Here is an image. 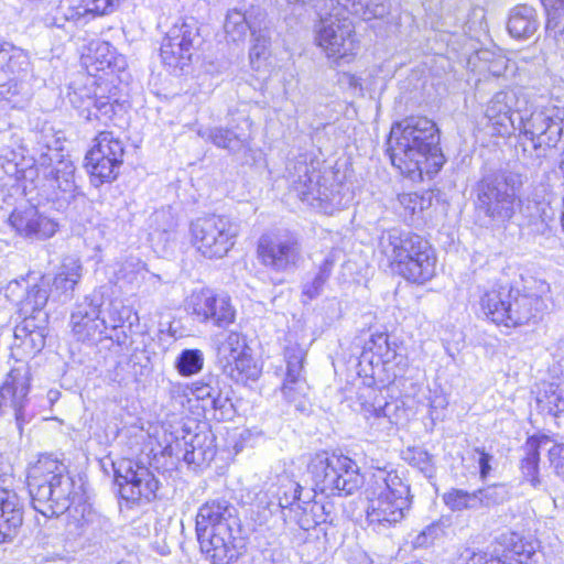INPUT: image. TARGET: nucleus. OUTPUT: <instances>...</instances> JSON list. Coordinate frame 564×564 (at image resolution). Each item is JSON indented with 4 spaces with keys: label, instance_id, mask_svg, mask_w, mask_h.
I'll return each instance as SVG.
<instances>
[{
    "label": "nucleus",
    "instance_id": "obj_1",
    "mask_svg": "<svg viewBox=\"0 0 564 564\" xmlns=\"http://www.w3.org/2000/svg\"><path fill=\"white\" fill-rule=\"evenodd\" d=\"M391 163L409 177H432L445 162L440 148V132L426 117H409L392 124L387 140Z\"/></svg>",
    "mask_w": 564,
    "mask_h": 564
},
{
    "label": "nucleus",
    "instance_id": "obj_2",
    "mask_svg": "<svg viewBox=\"0 0 564 564\" xmlns=\"http://www.w3.org/2000/svg\"><path fill=\"white\" fill-rule=\"evenodd\" d=\"M28 488L32 507L46 518L57 517L69 510L78 496L67 466L52 455L41 456L30 467Z\"/></svg>",
    "mask_w": 564,
    "mask_h": 564
},
{
    "label": "nucleus",
    "instance_id": "obj_3",
    "mask_svg": "<svg viewBox=\"0 0 564 564\" xmlns=\"http://www.w3.org/2000/svg\"><path fill=\"white\" fill-rule=\"evenodd\" d=\"M378 251L388 264L405 280L423 284L435 275L436 256L422 236L400 228L381 234Z\"/></svg>",
    "mask_w": 564,
    "mask_h": 564
},
{
    "label": "nucleus",
    "instance_id": "obj_4",
    "mask_svg": "<svg viewBox=\"0 0 564 564\" xmlns=\"http://www.w3.org/2000/svg\"><path fill=\"white\" fill-rule=\"evenodd\" d=\"M238 527L237 509L227 499H209L199 507L196 534L202 551L214 564H230L238 557L234 538Z\"/></svg>",
    "mask_w": 564,
    "mask_h": 564
},
{
    "label": "nucleus",
    "instance_id": "obj_5",
    "mask_svg": "<svg viewBox=\"0 0 564 564\" xmlns=\"http://www.w3.org/2000/svg\"><path fill=\"white\" fill-rule=\"evenodd\" d=\"M547 291L549 285L544 282L539 283L538 292L501 285L486 292L481 296L480 306L487 318L497 325H528L542 318L546 310L543 294Z\"/></svg>",
    "mask_w": 564,
    "mask_h": 564
},
{
    "label": "nucleus",
    "instance_id": "obj_6",
    "mask_svg": "<svg viewBox=\"0 0 564 564\" xmlns=\"http://www.w3.org/2000/svg\"><path fill=\"white\" fill-rule=\"evenodd\" d=\"M366 521L375 531L401 522L411 506L410 486L397 470L379 469L367 489Z\"/></svg>",
    "mask_w": 564,
    "mask_h": 564
},
{
    "label": "nucleus",
    "instance_id": "obj_7",
    "mask_svg": "<svg viewBox=\"0 0 564 564\" xmlns=\"http://www.w3.org/2000/svg\"><path fill=\"white\" fill-rule=\"evenodd\" d=\"M522 176L510 171L486 174L477 183L475 208L490 221L510 220L521 206Z\"/></svg>",
    "mask_w": 564,
    "mask_h": 564
},
{
    "label": "nucleus",
    "instance_id": "obj_8",
    "mask_svg": "<svg viewBox=\"0 0 564 564\" xmlns=\"http://www.w3.org/2000/svg\"><path fill=\"white\" fill-rule=\"evenodd\" d=\"M307 471L312 477L313 491L326 496H350L364 485V476L355 460L345 455L315 454Z\"/></svg>",
    "mask_w": 564,
    "mask_h": 564
},
{
    "label": "nucleus",
    "instance_id": "obj_9",
    "mask_svg": "<svg viewBox=\"0 0 564 564\" xmlns=\"http://www.w3.org/2000/svg\"><path fill=\"white\" fill-rule=\"evenodd\" d=\"M520 130L538 156L545 158L564 141V106L552 99L533 104L529 113L520 116Z\"/></svg>",
    "mask_w": 564,
    "mask_h": 564
},
{
    "label": "nucleus",
    "instance_id": "obj_10",
    "mask_svg": "<svg viewBox=\"0 0 564 564\" xmlns=\"http://www.w3.org/2000/svg\"><path fill=\"white\" fill-rule=\"evenodd\" d=\"M240 221L229 215H206L191 223L193 246L205 258L221 259L236 245L240 234Z\"/></svg>",
    "mask_w": 564,
    "mask_h": 564
},
{
    "label": "nucleus",
    "instance_id": "obj_11",
    "mask_svg": "<svg viewBox=\"0 0 564 564\" xmlns=\"http://www.w3.org/2000/svg\"><path fill=\"white\" fill-rule=\"evenodd\" d=\"M288 183L290 189L308 206L323 213H330L335 202V194L319 183V172L313 163L300 158L288 164Z\"/></svg>",
    "mask_w": 564,
    "mask_h": 564
},
{
    "label": "nucleus",
    "instance_id": "obj_12",
    "mask_svg": "<svg viewBox=\"0 0 564 564\" xmlns=\"http://www.w3.org/2000/svg\"><path fill=\"white\" fill-rule=\"evenodd\" d=\"M123 156L124 145L120 138L110 131L99 132L85 158L91 184L98 187L113 182L119 175Z\"/></svg>",
    "mask_w": 564,
    "mask_h": 564
},
{
    "label": "nucleus",
    "instance_id": "obj_13",
    "mask_svg": "<svg viewBox=\"0 0 564 564\" xmlns=\"http://www.w3.org/2000/svg\"><path fill=\"white\" fill-rule=\"evenodd\" d=\"M224 31L227 41L232 43L245 42L248 32H250L252 37L251 63L263 57L271 43L265 14L260 10L246 12L238 9L228 10L224 22Z\"/></svg>",
    "mask_w": 564,
    "mask_h": 564
},
{
    "label": "nucleus",
    "instance_id": "obj_14",
    "mask_svg": "<svg viewBox=\"0 0 564 564\" xmlns=\"http://www.w3.org/2000/svg\"><path fill=\"white\" fill-rule=\"evenodd\" d=\"M50 165L41 167L43 178H35L37 195L52 204L56 210H66L79 196H83L75 183V166L68 160H61L47 171Z\"/></svg>",
    "mask_w": 564,
    "mask_h": 564
},
{
    "label": "nucleus",
    "instance_id": "obj_15",
    "mask_svg": "<svg viewBox=\"0 0 564 564\" xmlns=\"http://www.w3.org/2000/svg\"><path fill=\"white\" fill-rule=\"evenodd\" d=\"M315 32V42L328 58H351L357 54L358 42L348 18L339 13L322 18Z\"/></svg>",
    "mask_w": 564,
    "mask_h": 564
},
{
    "label": "nucleus",
    "instance_id": "obj_16",
    "mask_svg": "<svg viewBox=\"0 0 564 564\" xmlns=\"http://www.w3.org/2000/svg\"><path fill=\"white\" fill-rule=\"evenodd\" d=\"M199 40V29L194 18L176 22L164 37L160 56L163 64L173 73H183L189 66L193 50Z\"/></svg>",
    "mask_w": 564,
    "mask_h": 564
},
{
    "label": "nucleus",
    "instance_id": "obj_17",
    "mask_svg": "<svg viewBox=\"0 0 564 564\" xmlns=\"http://www.w3.org/2000/svg\"><path fill=\"white\" fill-rule=\"evenodd\" d=\"M258 258L271 271L285 273L295 271L303 261L302 243L297 236H262L258 242Z\"/></svg>",
    "mask_w": 564,
    "mask_h": 564
},
{
    "label": "nucleus",
    "instance_id": "obj_18",
    "mask_svg": "<svg viewBox=\"0 0 564 564\" xmlns=\"http://www.w3.org/2000/svg\"><path fill=\"white\" fill-rule=\"evenodd\" d=\"M113 468L115 480L122 499L150 502L156 498L160 482L148 467L131 459H121L113 464Z\"/></svg>",
    "mask_w": 564,
    "mask_h": 564
},
{
    "label": "nucleus",
    "instance_id": "obj_19",
    "mask_svg": "<svg viewBox=\"0 0 564 564\" xmlns=\"http://www.w3.org/2000/svg\"><path fill=\"white\" fill-rule=\"evenodd\" d=\"M102 303V296L94 292L75 304L69 324L78 341L93 344L108 337L105 335V322L100 317Z\"/></svg>",
    "mask_w": 564,
    "mask_h": 564
},
{
    "label": "nucleus",
    "instance_id": "obj_20",
    "mask_svg": "<svg viewBox=\"0 0 564 564\" xmlns=\"http://www.w3.org/2000/svg\"><path fill=\"white\" fill-rule=\"evenodd\" d=\"M188 308L200 323L226 327L234 323L236 311L230 299L216 294L210 289L194 291L188 301Z\"/></svg>",
    "mask_w": 564,
    "mask_h": 564
},
{
    "label": "nucleus",
    "instance_id": "obj_21",
    "mask_svg": "<svg viewBox=\"0 0 564 564\" xmlns=\"http://www.w3.org/2000/svg\"><path fill=\"white\" fill-rule=\"evenodd\" d=\"M528 101L516 89L496 93L485 107V117L499 135H508L514 129L513 112L522 115Z\"/></svg>",
    "mask_w": 564,
    "mask_h": 564
},
{
    "label": "nucleus",
    "instance_id": "obj_22",
    "mask_svg": "<svg viewBox=\"0 0 564 564\" xmlns=\"http://www.w3.org/2000/svg\"><path fill=\"white\" fill-rule=\"evenodd\" d=\"M30 369L28 366L13 368L0 388V414L3 408H11L19 430L25 422L24 405L30 390Z\"/></svg>",
    "mask_w": 564,
    "mask_h": 564
},
{
    "label": "nucleus",
    "instance_id": "obj_23",
    "mask_svg": "<svg viewBox=\"0 0 564 564\" xmlns=\"http://www.w3.org/2000/svg\"><path fill=\"white\" fill-rule=\"evenodd\" d=\"M25 149L6 148L0 151V169L3 173L19 181L34 183L39 177L40 167L51 165L52 158L47 152H42L35 160L32 155L25 154Z\"/></svg>",
    "mask_w": 564,
    "mask_h": 564
},
{
    "label": "nucleus",
    "instance_id": "obj_24",
    "mask_svg": "<svg viewBox=\"0 0 564 564\" xmlns=\"http://www.w3.org/2000/svg\"><path fill=\"white\" fill-rule=\"evenodd\" d=\"M30 70L28 54L9 43L3 64L0 65V100H9L22 88V80Z\"/></svg>",
    "mask_w": 564,
    "mask_h": 564
},
{
    "label": "nucleus",
    "instance_id": "obj_25",
    "mask_svg": "<svg viewBox=\"0 0 564 564\" xmlns=\"http://www.w3.org/2000/svg\"><path fill=\"white\" fill-rule=\"evenodd\" d=\"M9 223L19 236L30 240L48 239L58 227L56 221L40 214L35 207L13 210Z\"/></svg>",
    "mask_w": 564,
    "mask_h": 564
},
{
    "label": "nucleus",
    "instance_id": "obj_26",
    "mask_svg": "<svg viewBox=\"0 0 564 564\" xmlns=\"http://www.w3.org/2000/svg\"><path fill=\"white\" fill-rule=\"evenodd\" d=\"M23 503L12 490L0 488V543H11L23 524Z\"/></svg>",
    "mask_w": 564,
    "mask_h": 564
},
{
    "label": "nucleus",
    "instance_id": "obj_27",
    "mask_svg": "<svg viewBox=\"0 0 564 564\" xmlns=\"http://www.w3.org/2000/svg\"><path fill=\"white\" fill-rule=\"evenodd\" d=\"M22 322L14 327L17 345L22 346L29 352H39L45 346L46 326L48 315L46 312L21 316Z\"/></svg>",
    "mask_w": 564,
    "mask_h": 564
},
{
    "label": "nucleus",
    "instance_id": "obj_28",
    "mask_svg": "<svg viewBox=\"0 0 564 564\" xmlns=\"http://www.w3.org/2000/svg\"><path fill=\"white\" fill-rule=\"evenodd\" d=\"M88 73L96 76L98 72L117 73L126 68L127 62L123 55L118 54L116 48L105 41L91 44L90 53L85 57Z\"/></svg>",
    "mask_w": 564,
    "mask_h": 564
},
{
    "label": "nucleus",
    "instance_id": "obj_29",
    "mask_svg": "<svg viewBox=\"0 0 564 564\" xmlns=\"http://www.w3.org/2000/svg\"><path fill=\"white\" fill-rule=\"evenodd\" d=\"M74 521L68 523L69 533L73 527L76 529V535L85 536L87 540H101L111 532L112 524L110 520L94 510L90 506L80 507V518L73 516Z\"/></svg>",
    "mask_w": 564,
    "mask_h": 564
},
{
    "label": "nucleus",
    "instance_id": "obj_30",
    "mask_svg": "<svg viewBox=\"0 0 564 564\" xmlns=\"http://www.w3.org/2000/svg\"><path fill=\"white\" fill-rule=\"evenodd\" d=\"M549 436L533 435L527 440L521 447L520 470L524 480L533 488L541 486L539 475L540 452L545 451L549 444Z\"/></svg>",
    "mask_w": 564,
    "mask_h": 564
},
{
    "label": "nucleus",
    "instance_id": "obj_31",
    "mask_svg": "<svg viewBox=\"0 0 564 564\" xmlns=\"http://www.w3.org/2000/svg\"><path fill=\"white\" fill-rule=\"evenodd\" d=\"M69 101L74 107L80 109L79 115L86 120L91 121L96 119L102 124L107 126L117 115V109L120 105L117 101H111L110 98L100 97L91 98L87 96L86 99H80L76 91L69 93Z\"/></svg>",
    "mask_w": 564,
    "mask_h": 564
},
{
    "label": "nucleus",
    "instance_id": "obj_32",
    "mask_svg": "<svg viewBox=\"0 0 564 564\" xmlns=\"http://www.w3.org/2000/svg\"><path fill=\"white\" fill-rule=\"evenodd\" d=\"M497 543L502 546V551L495 549V557L506 561L507 564H527L528 560L534 554V546L527 542L518 533H502Z\"/></svg>",
    "mask_w": 564,
    "mask_h": 564
},
{
    "label": "nucleus",
    "instance_id": "obj_33",
    "mask_svg": "<svg viewBox=\"0 0 564 564\" xmlns=\"http://www.w3.org/2000/svg\"><path fill=\"white\" fill-rule=\"evenodd\" d=\"M215 437L209 432H199L184 441L183 460L188 465L202 466L210 463L216 455Z\"/></svg>",
    "mask_w": 564,
    "mask_h": 564
},
{
    "label": "nucleus",
    "instance_id": "obj_34",
    "mask_svg": "<svg viewBox=\"0 0 564 564\" xmlns=\"http://www.w3.org/2000/svg\"><path fill=\"white\" fill-rule=\"evenodd\" d=\"M539 25L536 10L531 6L518 4L509 12L507 29L514 39L525 40L531 37L538 31Z\"/></svg>",
    "mask_w": 564,
    "mask_h": 564
},
{
    "label": "nucleus",
    "instance_id": "obj_35",
    "mask_svg": "<svg viewBox=\"0 0 564 564\" xmlns=\"http://www.w3.org/2000/svg\"><path fill=\"white\" fill-rule=\"evenodd\" d=\"M536 404L542 413L560 417L564 414V377L545 382L536 394Z\"/></svg>",
    "mask_w": 564,
    "mask_h": 564
},
{
    "label": "nucleus",
    "instance_id": "obj_36",
    "mask_svg": "<svg viewBox=\"0 0 564 564\" xmlns=\"http://www.w3.org/2000/svg\"><path fill=\"white\" fill-rule=\"evenodd\" d=\"M93 19L90 11H88L83 0H61L54 9L51 24L56 28H64L66 22L85 25Z\"/></svg>",
    "mask_w": 564,
    "mask_h": 564
},
{
    "label": "nucleus",
    "instance_id": "obj_37",
    "mask_svg": "<svg viewBox=\"0 0 564 564\" xmlns=\"http://www.w3.org/2000/svg\"><path fill=\"white\" fill-rule=\"evenodd\" d=\"M336 260V251H329L318 265L317 272L302 283V302L304 304L322 295L324 286L332 275Z\"/></svg>",
    "mask_w": 564,
    "mask_h": 564
},
{
    "label": "nucleus",
    "instance_id": "obj_38",
    "mask_svg": "<svg viewBox=\"0 0 564 564\" xmlns=\"http://www.w3.org/2000/svg\"><path fill=\"white\" fill-rule=\"evenodd\" d=\"M223 368L228 377L241 384H247L249 381L253 382L261 375V368L248 351L231 361H227L223 365Z\"/></svg>",
    "mask_w": 564,
    "mask_h": 564
},
{
    "label": "nucleus",
    "instance_id": "obj_39",
    "mask_svg": "<svg viewBox=\"0 0 564 564\" xmlns=\"http://www.w3.org/2000/svg\"><path fill=\"white\" fill-rule=\"evenodd\" d=\"M208 138L216 147L223 148L230 153L249 150L250 137L243 131L238 132L225 128H214L209 130Z\"/></svg>",
    "mask_w": 564,
    "mask_h": 564
},
{
    "label": "nucleus",
    "instance_id": "obj_40",
    "mask_svg": "<svg viewBox=\"0 0 564 564\" xmlns=\"http://www.w3.org/2000/svg\"><path fill=\"white\" fill-rule=\"evenodd\" d=\"M82 270L79 260L74 258L64 259L58 273L53 280L54 289L64 294L74 291L76 284L82 279Z\"/></svg>",
    "mask_w": 564,
    "mask_h": 564
},
{
    "label": "nucleus",
    "instance_id": "obj_41",
    "mask_svg": "<svg viewBox=\"0 0 564 564\" xmlns=\"http://www.w3.org/2000/svg\"><path fill=\"white\" fill-rule=\"evenodd\" d=\"M177 224L170 209H159L151 216L152 239L158 238L165 242L175 238V228Z\"/></svg>",
    "mask_w": 564,
    "mask_h": 564
},
{
    "label": "nucleus",
    "instance_id": "obj_42",
    "mask_svg": "<svg viewBox=\"0 0 564 564\" xmlns=\"http://www.w3.org/2000/svg\"><path fill=\"white\" fill-rule=\"evenodd\" d=\"M21 300V305L19 307L20 316H30V314L45 312L44 307L48 300L47 289L40 284L28 286L23 299Z\"/></svg>",
    "mask_w": 564,
    "mask_h": 564
},
{
    "label": "nucleus",
    "instance_id": "obj_43",
    "mask_svg": "<svg viewBox=\"0 0 564 564\" xmlns=\"http://www.w3.org/2000/svg\"><path fill=\"white\" fill-rule=\"evenodd\" d=\"M389 8V0H352L347 12L368 21L386 17Z\"/></svg>",
    "mask_w": 564,
    "mask_h": 564
},
{
    "label": "nucleus",
    "instance_id": "obj_44",
    "mask_svg": "<svg viewBox=\"0 0 564 564\" xmlns=\"http://www.w3.org/2000/svg\"><path fill=\"white\" fill-rule=\"evenodd\" d=\"M286 372L283 381L292 382L296 379H306L304 376V361L306 351L299 345H291L285 348Z\"/></svg>",
    "mask_w": 564,
    "mask_h": 564
},
{
    "label": "nucleus",
    "instance_id": "obj_45",
    "mask_svg": "<svg viewBox=\"0 0 564 564\" xmlns=\"http://www.w3.org/2000/svg\"><path fill=\"white\" fill-rule=\"evenodd\" d=\"M249 350L245 338L237 332H230L218 345V357L224 365Z\"/></svg>",
    "mask_w": 564,
    "mask_h": 564
},
{
    "label": "nucleus",
    "instance_id": "obj_46",
    "mask_svg": "<svg viewBox=\"0 0 564 564\" xmlns=\"http://www.w3.org/2000/svg\"><path fill=\"white\" fill-rule=\"evenodd\" d=\"M477 509L490 508L503 503L510 498V489L505 484H495L478 490H475Z\"/></svg>",
    "mask_w": 564,
    "mask_h": 564
},
{
    "label": "nucleus",
    "instance_id": "obj_47",
    "mask_svg": "<svg viewBox=\"0 0 564 564\" xmlns=\"http://www.w3.org/2000/svg\"><path fill=\"white\" fill-rule=\"evenodd\" d=\"M204 354L199 349H184L175 360V368L183 377L198 373L203 369Z\"/></svg>",
    "mask_w": 564,
    "mask_h": 564
},
{
    "label": "nucleus",
    "instance_id": "obj_48",
    "mask_svg": "<svg viewBox=\"0 0 564 564\" xmlns=\"http://www.w3.org/2000/svg\"><path fill=\"white\" fill-rule=\"evenodd\" d=\"M443 501L452 511L478 510L475 491L452 488L443 495Z\"/></svg>",
    "mask_w": 564,
    "mask_h": 564
},
{
    "label": "nucleus",
    "instance_id": "obj_49",
    "mask_svg": "<svg viewBox=\"0 0 564 564\" xmlns=\"http://www.w3.org/2000/svg\"><path fill=\"white\" fill-rule=\"evenodd\" d=\"M307 391L306 379H296L292 382L283 381L281 387L283 398L289 403H293L299 410L302 408V400L306 397Z\"/></svg>",
    "mask_w": 564,
    "mask_h": 564
},
{
    "label": "nucleus",
    "instance_id": "obj_50",
    "mask_svg": "<svg viewBox=\"0 0 564 564\" xmlns=\"http://www.w3.org/2000/svg\"><path fill=\"white\" fill-rule=\"evenodd\" d=\"M549 445H545L550 468L554 474L564 480V443L549 437Z\"/></svg>",
    "mask_w": 564,
    "mask_h": 564
},
{
    "label": "nucleus",
    "instance_id": "obj_51",
    "mask_svg": "<svg viewBox=\"0 0 564 564\" xmlns=\"http://www.w3.org/2000/svg\"><path fill=\"white\" fill-rule=\"evenodd\" d=\"M145 264L137 258H129L122 262L117 272L118 280H123L127 283H137L139 276L144 278Z\"/></svg>",
    "mask_w": 564,
    "mask_h": 564
},
{
    "label": "nucleus",
    "instance_id": "obj_52",
    "mask_svg": "<svg viewBox=\"0 0 564 564\" xmlns=\"http://www.w3.org/2000/svg\"><path fill=\"white\" fill-rule=\"evenodd\" d=\"M129 314L130 310L120 302H111L107 308L106 315L101 317L102 322H105V333L108 328L116 329L121 327L129 317Z\"/></svg>",
    "mask_w": 564,
    "mask_h": 564
},
{
    "label": "nucleus",
    "instance_id": "obj_53",
    "mask_svg": "<svg viewBox=\"0 0 564 564\" xmlns=\"http://www.w3.org/2000/svg\"><path fill=\"white\" fill-rule=\"evenodd\" d=\"M387 403L384 404H373V403H364L362 404V414L367 421H369L371 426L386 427L391 423L389 420L386 409Z\"/></svg>",
    "mask_w": 564,
    "mask_h": 564
},
{
    "label": "nucleus",
    "instance_id": "obj_54",
    "mask_svg": "<svg viewBox=\"0 0 564 564\" xmlns=\"http://www.w3.org/2000/svg\"><path fill=\"white\" fill-rule=\"evenodd\" d=\"M399 202L409 215H415L430 207L431 196L425 197L417 193H404L399 195Z\"/></svg>",
    "mask_w": 564,
    "mask_h": 564
},
{
    "label": "nucleus",
    "instance_id": "obj_55",
    "mask_svg": "<svg viewBox=\"0 0 564 564\" xmlns=\"http://www.w3.org/2000/svg\"><path fill=\"white\" fill-rule=\"evenodd\" d=\"M93 18L107 15L117 10L121 0H83Z\"/></svg>",
    "mask_w": 564,
    "mask_h": 564
},
{
    "label": "nucleus",
    "instance_id": "obj_56",
    "mask_svg": "<svg viewBox=\"0 0 564 564\" xmlns=\"http://www.w3.org/2000/svg\"><path fill=\"white\" fill-rule=\"evenodd\" d=\"M285 487L289 488V491L285 490L283 492V497H279V506L282 509L291 507L293 503L297 501L303 500L305 502V499L310 500L312 498L310 492H307V495L304 498H302L303 488L294 481H289Z\"/></svg>",
    "mask_w": 564,
    "mask_h": 564
},
{
    "label": "nucleus",
    "instance_id": "obj_57",
    "mask_svg": "<svg viewBox=\"0 0 564 564\" xmlns=\"http://www.w3.org/2000/svg\"><path fill=\"white\" fill-rule=\"evenodd\" d=\"M26 282L23 281H11L8 283V285L4 288V296L9 299L11 302L17 304L19 307L21 305V299H23V295L28 289Z\"/></svg>",
    "mask_w": 564,
    "mask_h": 564
},
{
    "label": "nucleus",
    "instance_id": "obj_58",
    "mask_svg": "<svg viewBox=\"0 0 564 564\" xmlns=\"http://www.w3.org/2000/svg\"><path fill=\"white\" fill-rule=\"evenodd\" d=\"M542 4L549 15V26H558L562 22L561 10L564 9V0H542Z\"/></svg>",
    "mask_w": 564,
    "mask_h": 564
},
{
    "label": "nucleus",
    "instance_id": "obj_59",
    "mask_svg": "<svg viewBox=\"0 0 564 564\" xmlns=\"http://www.w3.org/2000/svg\"><path fill=\"white\" fill-rule=\"evenodd\" d=\"M214 378H209L208 382H195L193 384L192 392L198 400H208L214 397V394L218 391V388L213 387L212 382Z\"/></svg>",
    "mask_w": 564,
    "mask_h": 564
},
{
    "label": "nucleus",
    "instance_id": "obj_60",
    "mask_svg": "<svg viewBox=\"0 0 564 564\" xmlns=\"http://www.w3.org/2000/svg\"><path fill=\"white\" fill-rule=\"evenodd\" d=\"M411 462L425 474L433 471L432 456L426 451H413Z\"/></svg>",
    "mask_w": 564,
    "mask_h": 564
},
{
    "label": "nucleus",
    "instance_id": "obj_61",
    "mask_svg": "<svg viewBox=\"0 0 564 564\" xmlns=\"http://www.w3.org/2000/svg\"><path fill=\"white\" fill-rule=\"evenodd\" d=\"M475 453L478 454V465H479V475L480 479L485 480L491 473L494 462V456L487 453L484 448H476Z\"/></svg>",
    "mask_w": 564,
    "mask_h": 564
},
{
    "label": "nucleus",
    "instance_id": "obj_62",
    "mask_svg": "<svg viewBox=\"0 0 564 564\" xmlns=\"http://www.w3.org/2000/svg\"><path fill=\"white\" fill-rule=\"evenodd\" d=\"M209 403L213 410L220 411L223 415L228 413L232 406L229 399L227 397H223L219 390L214 394Z\"/></svg>",
    "mask_w": 564,
    "mask_h": 564
},
{
    "label": "nucleus",
    "instance_id": "obj_63",
    "mask_svg": "<svg viewBox=\"0 0 564 564\" xmlns=\"http://www.w3.org/2000/svg\"><path fill=\"white\" fill-rule=\"evenodd\" d=\"M466 564H507L506 561H500L495 556H488L487 553H473L467 560Z\"/></svg>",
    "mask_w": 564,
    "mask_h": 564
},
{
    "label": "nucleus",
    "instance_id": "obj_64",
    "mask_svg": "<svg viewBox=\"0 0 564 564\" xmlns=\"http://www.w3.org/2000/svg\"><path fill=\"white\" fill-rule=\"evenodd\" d=\"M436 532L435 527H427L424 531H422L415 539L416 546H427L431 541L434 539V533Z\"/></svg>",
    "mask_w": 564,
    "mask_h": 564
}]
</instances>
